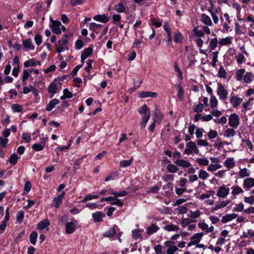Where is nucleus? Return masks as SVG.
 <instances>
[{
  "mask_svg": "<svg viewBox=\"0 0 254 254\" xmlns=\"http://www.w3.org/2000/svg\"><path fill=\"white\" fill-rule=\"evenodd\" d=\"M203 233H198L194 234L191 238V240H193L196 244H198L201 240L203 236Z\"/></svg>",
  "mask_w": 254,
  "mask_h": 254,
  "instance_id": "bb28decb",
  "label": "nucleus"
},
{
  "mask_svg": "<svg viewBox=\"0 0 254 254\" xmlns=\"http://www.w3.org/2000/svg\"><path fill=\"white\" fill-rule=\"evenodd\" d=\"M229 189L225 186L219 187L217 193V195L219 197L225 198L229 193Z\"/></svg>",
  "mask_w": 254,
  "mask_h": 254,
  "instance_id": "0eeeda50",
  "label": "nucleus"
},
{
  "mask_svg": "<svg viewBox=\"0 0 254 254\" xmlns=\"http://www.w3.org/2000/svg\"><path fill=\"white\" fill-rule=\"evenodd\" d=\"M186 148L184 150L185 154L187 155H190L193 152L197 154L199 153V150L197 149L194 142L189 141L186 144Z\"/></svg>",
  "mask_w": 254,
  "mask_h": 254,
  "instance_id": "f257e3e1",
  "label": "nucleus"
},
{
  "mask_svg": "<svg viewBox=\"0 0 254 254\" xmlns=\"http://www.w3.org/2000/svg\"><path fill=\"white\" fill-rule=\"evenodd\" d=\"M243 101V99L238 97L236 96H232L230 99V102L233 107H237L241 104Z\"/></svg>",
  "mask_w": 254,
  "mask_h": 254,
  "instance_id": "9b49d317",
  "label": "nucleus"
},
{
  "mask_svg": "<svg viewBox=\"0 0 254 254\" xmlns=\"http://www.w3.org/2000/svg\"><path fill=\"white\" fill-rule=\"evenodd\" d=\"M164 229L166 231L171 232V231H178L180 228L178 226L174 225L173 224H169L166 225L164 227Z\"/></svg>",
  "mask_w": 254,
  "mask_h": 254,
  "instance_id": "b1692460",
  "label": "nucleus"
},
{
  "mask_svg": "<svg viewBox=\"0 0 254 254\" xmlns=\"http://www.w3.org/2000/svg\"><path fill=\"white\" fill-rule=\"evenodd\" d=\"M225 207L224 202L223 201H218L216 204V205L212 208L213 211H216L219 209H221Z\"/></svg>",
  "mask_w": 254,
  "mask_h": 254,
  "instance_id": "603ef678",
  "label": "nucleus"
},
{
  "mask_svg": "<svg viewBox=\"0 0 254 254\" xmlns=\"http://www.w3.org/2000/svg\"><path fill=\"white\" fill-rule=\"evenodd\" d=\"M102 27V25L100 24H97L94 22H91L89 25V30L95 32L96 34H98L100 32L99 29Z\"/></svg>",
  "mask_w": 254,
  "mask_h": 254,
  "instance_id": "f8f14e48",
  "label": "nucleus"
},
{
  "mask_svg": "<svg viewBox=\"0 0 254 254\" xmlns=\"http://www.w3.org/2000/svg\"><path fill=\"white\" fill-rule=\"evenodd\" d=\"M177 96L180 100H183L184 97V90L181 85L178 86V92L177 93Z\"/></svg>",
  "mask_w": 254,
  "mask_h": 254,
  "instance_id": "4d7b16f0",
  "label": "nucleus"
},
{
  "mask_svg": "<svg viewBox=\"0 0 254 254\" xmlns=\"http://www.w3.org/2000/svg\"><path fill=\"white\" fill-rule=\"evenodd\" d=\"M236 134V131L232 128H229L225 131L224 135L227 137H230L235 136Z\"/></svg>",
  "mask_w": 254,
  "mask_h": 254,
  "instance_id": "2f4dec72",
  "label": "nucleus"
},
{
  "mask_svg": "<svg viewBox=\"0 0 254 254\" xmlns=\"http://www.w3.org/2000/svg\"><path fill=\"white\" fill-rule=\"evenodd\" d=\"M202 21L206 25L210 26L212 24V21L210 18L205 14L201 15Z\"/></svg>",
  "mask_w": 254,
  "mask_h": 254,
  "instance_id": "473e14b6",
  "label": "nucleus"
},
{
  "mask_svg": "<svg viewBox=\"0 0 254 254\" xmlns=\"http://www.w3.org/2000/svg\"><path fill=\"white\" fill-rule=\"evenodd\" d=\"M191 222V220L189 218H184L181 220L180 223L183 227H187Z\"/></svg>",
  "mask_w": 254,
  "mask_h": 254,
  "instance_id": "5fc2aeb1",
  "label": "nucleus"
},
{
  "mask_svg": "<svg viewBox=\"0 0 254 254\" xmlns=\"http://www.w3.org/2000/svg\"><path fill=\"white\" fill-rule=\"evenodd\" d=\"M214 193L215 192L213 190H211L207 191L206 193L202 194L199 196V199L200 200H204L205 199L209 198L211 195H213Z\"/></svg>",
  "mask_w": 254,
  "mask_h": 254,
  "instance_id": "e433bc0d",
  "label": "nucleus"
},
{
  "mask_svg": "<svg viewBox=\"0 0 254 254\" xmlns=\"http://www.w3.org/2000/svg\"><path fill=\"white\" fill-rule=\"evenodd\" d=\"M85 157V156H83L80 158L74 161L73 166V169L74 170H77L79 169L80 165L81 164V160Z\"/></svg>",
  "mask_w": 254,
  "mask_h": 254,
  "instance_id": "a19ab883",
  "label": "nucleus"
},
{
  "mask_svg": "<svg viewBox=\"0 0 254 254\" xmlns=\"http://www.w3.org/2000/svg\"><path fill=\"white\" fill-rule=\"evenodd\" d=\"M115 226L114 227L111 228L108 231L104 232L103 234V236L107 238H112L116 233V231L115 228Z\"/></svg>",
  "mask_w": 254,
  "mask_h": 254,
  "instance_id": "aec40b11",
  "label": "nucleus"
},
{
  "mask_svg": "<svg viewBox=\"0 0 254 254\" xmlns=\"http://www.w3.org/2000/svg\"><path fill=\"white\" fill-rule=\"evenodd\" d=\"M93 19L105 23L109 21V18L105 14L95 15L93 17Z\"/></svg>",
  "mask_w": 254,
  "mask_h": 254,
  "instance_id": "ddd939ff",
  "label": "nucleus"
},
{
  "mask_svg": "<svg viewBox=\"0 0 254 254\" xmlns=\"http://www.w3.org/2000/svg\"><path fill=\"white\" fill-rule=\"evenodd\" d=\"M49 225V221L48 219H45L44 220L41 221L38 223L37 228L40 230H42L48 227Z\"/></svg>",
  "mask_w": 254,
  "mask_h": 254,
  "instance_id": "a878e982",
  "label": "nucleus"
},
{
  "mask_svg": "<svg viewBox=\"0 0 254 254\" xmlns=\"http://www.w3.org/2000/svg\"><path fill=\"white\" fill-rule=\"evenodd\" d=\"M244 81L246 83H250L254 80V75L251 72H247L244 76Z\"/></svg>",
  "mask_w": 254,
  "mask_h": 254,
  "instance_id": "4be33fe9",
  "label": "nucleus"
},
{
  "mask_svg": "<svg viewBox=\"0 0 254 254\" xmlns=\"http://www.w3.org/2000/svg\"><path fill=\"white\" fill-rule=\"evenodd\" d=\"M174 41L175 43H181L182 41V35L180 32L175 33L174 37Z\"/></svg>",
  "mask_w": 254,
  "mask_h": 254,
  "instance_id": "79ce46f5",
  "label": "nucleus"
},
{
  "mask_svg": "<svg viewBox=\"0 0 254 254\" xmlns=\"http://www.w3.org/2000/svg\"><path fill=\"white\" fill-rule=\"evenodd\" d=\"M60 103V100L57 99H54L51 100L48 105L46 107V110L47 111H51L56 105H58Z\"/></svg>",
  "mask_w": 254,
  "mask_h": 254,
  "instance_id": "f3484780",
  "label": "nucleus"
},
{
  "mask_svg": "<svg viewBox=\"0 0 254 254\" xmlns=\"http://www.w3.org/2000/svg\"><path fill=\"white\" fill-rule=\"evenodd\" d=\"M225 166L228 168V169L233 168L235 165V162L233 158H228L226 160L224 163Z\"/></svg>",
  "mask_w": 254,
  "mask_h": 254,
  "instance_id": "c85d7f7f",
  "label": "nucleus"
},
{
  "mask_svg": "<svg viewBox=\"0 0 254 254\" xmlns=\"http://www.w3.org/2000/svg\"><path fill=\"white\" fill-rule=\"evenodd\" d=\"M195 162L200 166H207L209 164V161L207 158H197L195 159Z\"/></svg>",
  "mask_w": 254,
  "mask_h": 254,
  "instance_id": "412c9836",
  "label": "nucleus"
},
{
  "mask_svg": "<svg viewBox=\"0 0 254 254\" xmlns=\"http://www.w3.org/2000/svg\"><path fill=\"white\" fill-rule=\"evenodd\" d=\"M178 214H183L187 213L188 209L186 207L183 206H179L176 209Z\"/></svg>",
  "mask_w": 254,
  "mask_h": 254,
  "instance_id": "de8ad7c7",
  "label": "nucleus"
},
{
  "mask_svg": "<svg viewBox=\"0 0 254 254\" xmlns=\"http://www.w3.org/2000/svg\"><path fill=\"white\" fill-rule=\"evenodd\" d=\"M154 115L155 119L154 120L155 122L160 124L163 117V115L162 114V113L160 111L156 110V111L154 112Z\"/></svg>",
  "mask_w": 254,
  "mask_h": 254,
  "instance_id": "393cba45",
  "label": "nucleus"
},
{
  "mask_svg": "<svg viewBox=\"0 0 254 254\" xmlns=\"http://www.w3.org/2000/svg\"><path fill=\"white\" fill-rule=\"evenodd\" d=\"M217 94L221 100H226L228 96V92L225 89L224 86L221 83H217Z\"/></svg>",
  "mask_w": 254,
  "mask_h": 254,
  "instance_id": "f03ea898",
  "label": "nucleus"
},
{
  "mask_svg": "<svg viewBox=\"0 0 254 254\" xmlns=\"http://www.w3.org/2000/svg\"><path fill=\"white\" fill-rule=\"evenodd\" d=\"M45 146V143L39 144L36 143L33 145L32 148L36 151H41L42 150Z\"/></svg>",
  "mask_w": 254,
  "mask_h": 254,
  "instance_id": "8fccbe9b",
  "label": "nucleus"
},
{
  "mask_svg": "<svg viewBox=\"0 0 254 254\" xmlns=\"http://www.w3.org/2000/svg\"><path fill=\"white\" fill-rule=\"evenodd\" d=\"M34 41L36 44L39 46L42 42V37L40 34H36L34 37Z\"/></svg>",
  "mask_w": 254,
  "mask_h": 254,
  "instance_id": "338daca9",
  "label": "nucleus"
},
{
  "mask_svg": "<svg viewBox=\"0 0 254 254\" xmlns=\"http://www.w3.org/2000/svg\"><path fill=\"white\" fill-rule=\"evenodd\" d=\"M232 189V194L234 195H238L244 192L243 189L239 186H233Z\"/></svg>",
  "mask_w": 254,
  "mask_h": 254,
  "instance_id": "c756f323",
  "label": "nucleus"
},
{
  "mask_svg": "<svg viewBox=\"0 0 254 254\" xmlns=\"http://www.w3.org/2000/svg\"><path fill=\"white\" fill-rule=\"evenodd\" d=\"M138 112L140 114H145L147 115L148 112H150L146 104H143L138 110Z\"/></svg>",
  "mask_w": 254,
  "mask_h": 254,
  "instance_id": "37998d69",
  "label": "nucleus"
},
{
  "mask_svg": "<svg viewBox=\"0 0 254 254\" xmlns=\"http://www.w3.org/2000/svg\"><path fill=\"white\" fill-rule=\"evenodd\" d=\"M23 218L24 212L22 211H18L16 215L17 221L19 223H21L23 220Z\"/></svg>",
  "mask_w": 254,
  "mask_h": 254,
  "instance_id": "e2e57ef3",
  "label": "nucleus"
},
{
  "mask_svg": "<svg viewBox=\"0 0 254 254\" xmlns=\"http://www.w3.org/2000/svg\"><path fill=\"white\" fill-rule=\"evenodd\" d=\"M244 201L249 204H253L254 203V196L251 195L249 197L245 196L244 198Z\"/></svg>",
  "mask_w": 254,
  "mask_h": 254,
  "instance_id": "052dcab7",
  "label": "nucleus"
},
{
  "mask_svg": "<svg viewBox=\"0 0 254 254\" xmlns=\"http://www.w3.org/2000/svg\"><path fill=\"white\" fill-rule=\"evenodd\" d=\"M218 104V101L216 98L212 95L210 97V106L212 108H214L217 107Z\"/></svg>",
  "mask_w": 254,
  "mask_h": 254,
  "instance_id": "49530a36",
  "label": "nucleus"
},
{
  "mask_svg": "<svg viewBox=\"0 0 254 254\" xmlns=\"http://www.w3.org/2000/svg\"><path fill=\"white\" fill-rule=\"evenodd\" d=\"M203 104L202 103H198L197 105H195L194 107L193 110L195 112L200 113L203 111Z\"/></svg>",
  "mask_w": 254,
  "mask_h": 254,
  "instance_id": "13d9d810",
  "label": "nucleus"
},
{
  "mask_svg": "<svg viewBox=\"0 0 254 254\" xmlns=\"http://www.w3.org/2000/svg\"><path fill=\"white\" fill-rule=\"evenodd\" d=\"M167 170L170 173H175L179 170V168L177 167V166L170 164L167 165Z\"/></svg>",
  "mask_w": 254,
  "mask_h": 254,
  "instance_id": "f704fd0d",
  "label": "nucleus"
},
{
  "mask_svg": "<svg viewBox=\"0 0 254 254\" xmlns=\"http://www.w3.org/2000/svg\"><path fill=\"white\" fill-rule=\"evenodd\" d=\"M209 174L205 171L200 170L198 173V177L202 180H205L209 177Z\"/></svg>",
  "mask_w": 254,
  "mask_h": 254,
  "instance_id": "58836bf2",
  "label": "nucleus"
},
{
  "mask_svg": "<svg viewBox=\"0 0 254 254\" xmlns=\"http://www.w3.org/2000/svg\"><path fill=\"white\" fill-rule=\"evenodd\" d=\"M200 212L199 210L195 211H191L189 216L192 218H197L200 216Z\"/></svg>",
  "mask_w": 254,
  "mask_h": 254,
  "instance_id": "69168bd1",
  "label": "nucleus"
},
{
  "mask_svg": "<svg viewBox=\"0 0 254 254\" xmlns=\"http://www.w3.org/2000/svg\"><path fill=\"white\" fill-rule=\"evenodd\" d=\"M178 250V248L175 246L170 247L167 250V254H173L176 251Z\"/></svg>",
  "mask_w": 254,
  "mask_h": 254,
  "instance_id": "774afa93",
  "label": "nucleus"
},
{
  "mask_svg": "<svg viewBox=\"0 0 254 254\" xmlns=\"http://www.w3.org/2000/svg\"><path fill=\"white\" fill-rule=\"evenodd\" d=\"M62 83L58 80H55L53 82H51L48 87V91L49 93L52 94L50 96V98H52L54 95L56 94L58 89V85H59V89L61 88Z\"/></svg>",
  "mask_w": 254,
  "mask_h": 254,
  "instance_id": "7ed1b4c3",
  "label": "nucleus"
},
{
  "mask_svg": "<svg viewBox=\"0 0 254 254\" xmlns=\"http://www.w3.org/2000/svg\"><path fill=\"white\" fill-rule=\"evenodd\" d=\"M105 215L100 211H97L92 214V217L95 222H101L102 221V218Z\"/></svg>",
  "mask_w": 254,
  "mask_h": 254,
  "instance_id": "a211bd4d",
  "label": "nucleus"
},
{
  "mask_svg": "<svg viewBox=\"0 0 254 254\" xmlns=\"http://www.w3.org/2000/svg\"><path fill=\"white\" fill-rule=\"evenodd\" d=\"M219 43L221 46L230 44L231 43V38L229 37H226L225 38L222 39L219 41Z\"/></svg>",
  "mask_w": 254,
  "mask_h": 254,
  "instance_id": "3c124183",
  "label": "nucleus"
},
{
  "mask_svg": "<svg viewBox=\"0 0 254 254\" xmlns=\"http://www.w3.org/2000/svg\"><path fill=\"white\" fill-rule=\"evenodd\" d=\"M159 230V228L156 224H153L146 228V232L148 235H151Z\"/></svg>",
  "mask_w": 254,
  "mask_h": 254,
  "instance_id": "dca6fc26",
  "label": "nucleus"
},
{
  "mask_svg": "<svg viewBox=\"0 0 254 254\" xmlns=\"http://www.w3.org/2000/svg\"><path fill=\"white\" fill-rule=\"evenodd\" d=\"M244 209V204L242 202H240L239 204H236L234 210L236 211L241 212Z\"/></svg>",
  "mask_w": 254,
  "mask_h": 254,
  "instance_id": "0e129e2a",
  "label": "nucleus"
},
{
  "mask_svg": "<svg viewBox=\"0 0 254 254\" xmlns=\"http://www.w3.org/2000/svg\"><path fill=\"white\" fill-rule=\"evenodd\" d=\"M226 71L223 66H220L218 71V75L220 78H225L226 76Z\"/></svg>",
  "mask_w": 254,
  "mask_h": 254,
  "instance_id": "6e6d98bb",
  "label": "nucleus"
},
{
  "mask_svg": "<svg viewBox=\"0 0 254 254\" xmlns=\"http://www.w3.org/2000/svg\"><path fill=\"white\" fill-rule=\"evenodd\" d=\"M115 9L117 12L122 13L125 11L126 7L122 2H120L115 6Z\"/></svg>",
  "mask_w": 254,
  "mask_h": 254,
  "instance_id": "7c9ffc66",
  "label": "nucleus"
},
{
  "mask_svg": "<svg viewBox=\"0 0 254 254\" xmlns=\"http://www.w3.org/2000/svg\"><path fill=\"white\" fill-rule=\"evenodd\" d=\"M174 163L178 166L182 167L184 168H188L191 166V164L184 160V159H177L174 161Z\"/></svg>",
  "mask_w": 254,
  "mask_h": 254,
  "instance_id": "1a4fd4ad",
  "label": "nucleus"
},
{
  "mask_svg": "<svg viewBox=\"0 0 254 254\" xmlns=\"http://www.w3.org/2000/svg\"><path fill=\"white\" fill-rule=\"evenodd\" d=\"M11 109L14 112H21L23 108L22 106H20L17 104H14L11 106Z\"/></svg>",
  "mask_w": 254,
  "mask_h": 254,
  "instance_id": "a18cd8bd",
  "label": "nucleus"
},
{
  "mask_svg": "<svg viewBox=\"0 0 254 254\" xmlns=\"http://www.w3.org/2000/svg\"><path fill=\"white\" fill-rule=\"evenodd\" d=\"M245 70L244 69H240L237 70L236 72V80L237 81H241L242 80Z\"/></svg>",
  "mask_w": 254,
  "mask_h": 254,
  "instance_id": "72a5a7b5",
  "label": "nucleus"
},
{
  "mask_svg": "<svg viewBox=\"0 0 254 254\" xmlns=\"http://www.w3.org/2000/svg\"><path fill=\"white\" fill-rule=\"evenodd\" d=\"M110 194H112L114 195H115L116 197H122L126 195L127 194V192L125 190H123L120 192H114V191H110L109 192Z\"/></svg>",
  "mask_w": 254,
  "mask_h": 254,
  "instance_id": "c03bdc74",
  "label": "nucleus"
},
{
  "mask_svg": "<svg viewBox=\"0 0 254 254\" xmlns=\"http://www.w3.org/2000/svg\"><path fill=\"white\" fill-rule=\"evenodd\" d=\"M240 124V118L238 115L235 113L230 115L229 118V126L234 128L238 127Z\"/></svg>",
  "mask_w": 254,
  "mask_h": 254,
  "instance_id": "20e7f679",
  "label": "nucleus"
},
{
  "mask_svg": "<svg viewBox=\"0 0 254 254\" xmlns=\"http://www.w3.org/2000/svg\"><path fill=\"white\" fill-rule=\"evenodd\" d=\"M61 23L60 21L53 20L51 26L52 32L56 34H60L61 33Z\"/></svg>",
  "mask_w": 254,
  "mask_h": 254,
  "instance_id": "423d86ee",
  "label": "nucleus"
},
{
  "mask_svg": "<svg viewBox=\"0 0 254 254\" xmlns=\"http://www.w3.org/2000/svg\"><path fill=\"white\" fill-rule=\"evenodd\" d=\"M65 195V192L64 191L62 192V193L59 194L57 197H55L53 200L54 204L53 205L56 207L58 208L61 204L62 202L63 199Z\"/></svg>",
  "mask_w": 254,
  "mask_h": 254,
  "instance_id": "9d476101",
  "label": "nucleus"
},
{
  "mask_svg": "<svg viewBox=\"0 0 254 254\" xmlns=\"http://www.w3.org/2000/svg\"><path fill=\"white\" fill-rule=\"evenodd\" d=\"M238 215L235 213H232L230 214H226L222 217L221 221L223 223H227L233 219H235L237 217Z\"/></svg>",
  "mask_w": 254,
  "mask_h": 254,
  "instance_id": "4468645a",
  "label": "nucleus"
},
{
  "mask_svg": "<svg viewBox=\"0 0 254 254\" xmlns=\"http://www.w3.org/2000/svg\"><path fill=\"white\" fill-rule=\"evenodd\" d=\"M23 45L24 47L30 50H34L35 49L34 46L32 44V40L30 39H28L23 41Z\"/></svg>",
  "mask_w": 254,
  "mask_h": 254,
  "instance_id": "6ab92c4d",
  "label": "nucleus"
},
{
  "mask_svg": "<svg viewBox=\"0 0 254 254\" xmlns=\"http://www.w3.org/2000/svg\"><path fill=\"white\" fill-rule=\"evenodd\" d=\"M150 115V112H148L147 114V115H145L142 117V121L140 123L141 128H143L145 127L146 124L147 123V122L149 119Z\"/></svg>",
  "mask_w": 254,
  "mask_h": 254,
  "instance_id": "c9c22d12",
  "label": "nucleus"
},
{
  "mask_svg": "<svg viewBox=\"0 0 254 254\" xmlns=\"http://www.w3.org/2000/svg\"><path fill=\"white\" fill-rule=\"evenodd\" d=\"M217 39L216 38L212 39L209 42V47L211 50H214L217 47Z\"/></svg>",
  "mask_w": 254,
  "mask_h": 254,
  "instance_id": "09e8293b",
  "label": "nucleus"
},
{
  "mask_svg": "<svg viewBox=\"0 0 254 254\" xmlns=\"http://www.w3.org/2000/svg\"><path fill=\"white\" fill-rule=\"evenodd\" d=\"M243 187L247 190L254 187V179L252 178L245 179L244 180Z\"/></svg>",
  "mask_w": 254,
  "mask_h": 254,
  "instance_id": "6e6552de",
  "label": "nucleus"
},
{
  "mask_svg": "<svg viewBox=\"0 0 254 254\" xmlns=\"http://www.w3.org/2000/svg\"><path fill=\"white\" fill-rule=\"evenodd\" d=\"M251 174V172L250 170L247 169V168H243L240 170L239 172V175L240 178H245L249 177Z\"/></svg>",
  "mask_w": 254,
  "mask_h": 254,
  "instance_id": "cd10ccee",
  "label": "nucleus"
},
{
  "mask_svg": "<svg viewBox=\"0 0 254 254\" xmlns=\"http://www.w3.org/2000/svg\"><path fill=\"white\" fill-rule=\"evenodd\" d=\"M236 59L237 60V63L238 64H242L243 63L245 62V58L243 54L242 53H239L236 56Z\"/></svg>",
  "mask_w": 254,
  "mask_h": 254,
  "instance_id": "864d4df0",
  "label": "nucleus"
},
{
  "mask_svg": "<svg viewBox=\"0 0 254 254\" xmlns=\"http://www.w3.org/2000/svg\"><path fill=\"white\" fill-rule=\"evenodd\" d=\"M38 234L36 232H32L29 237L30 242L33 245H35L36 242Z\"/></svg>",
  "mask_w": 254,
  "mask_h": 254,
  "instance_id": "4c0bfd02",
  "label": "nucleus"
},
{
  "mask_svg": "<svg viewBox=\"0 0 254 254\" xmlns=\"http://www.w3.org/2000/svg\"><path fill=\"white\" fill-rule=\"evenodd\" d=\"M93 52V49L91 47H89L84 50L81 56V59L85 60L87 59Z\"/></svg>",
  "mask_w": 254,
  "mask_h": 254,
  "instance_id": "5701e85b",
  "label": "nucleus"
},
{
  "mask_svg": "<svg viewBox=\"0 0 254 254\" xmlns=\"http://www.w3.org/2000/svg\"><path fill=\"white\" fill-rule=\"evenodd\" d=\"M77 221L72 219L71 222L65 224V232L68 234L73 233L76 229V224Z\"/></svg>",
  "mask_w": 254,
  "mask_h": 254,
  "instance_id": "39448f33",
  "label": "nucleus"
},
{
  "mask_svg": "<svg viewBox=\"0 0 254 254\" xmlns=\"http://www.w3.org/2000/svg\"><path fill=\"white\" fill-rule=\"evenodd\" d=\"M132 159L131 158L128 160H123L120 163V166L121 167L125 168L130 166L132 163Z\"/></svg>",
  "mask_w": 254,
  "mask_h": 254,
  "instance_id": "ea45409f",
  "label": "nucleus"
},
{
  "mask_svg": "<svg viewBox=\"0 0 254 254\" xmlns=\"http://www.w3.org/2000/svg\"><path fill=\"white\" fill-rule=\"evenodd\" d=\"M157 96V94L156 92H150V91H143L139 93V97L140 98H146V97H153L155 98Z\"/></svg>",
  "mask_w": 254,
  "mask_h": 254,
  "instance_id": "2eb2a0df",
  "label": "nucleus"
},
{
  "mask_svg": "<svg viewBox=\"0 0 254 254\" xmlns=\"http://www.w3.org/2000/svg\"><path fill=\"white\" fill-rule=\"evenodd\" d=\"M140 231L139 230H135L132 231V237L136 240L137 239L140 238L141 237V235L140 234Z\"/></svg>",
  "mask_w": 254,
  "mask_h": 254,
  "instance_id": "680f3d73",
  "label": "nucleus"
},
{
  "mask_svg": "<svg viewBox=\"0 0 254 254\" xmlns=\"http://www.w3.org/2000/svg\"><path fill=\"white\" fill-rule=\"evenodd\" d=\"M18 157L15 153L12 154L9 159V162L12 165H15L17 162Z\"/></svg>",
  "mask_w": 254,
  "mask_h": 254,
  "instance_id": "bf43d9fd",
  "label": "nucleus"
}]
</instances>
